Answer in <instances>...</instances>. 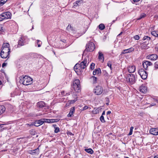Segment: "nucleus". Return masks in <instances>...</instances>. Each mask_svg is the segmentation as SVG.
Listing matches in <instances>:
<instances>
[{
    "label": "nucleus",
    "instance_id": "1a4fd4ad",
    "mask_svg": "<svg viewBox=\"0 0 158 158\" xmlns=\"http://www.w3.org/2000/svg\"><path fill=\"white\" fill-rule=\"evenodd\" d=\"M142 65L143 68L145 70H147L149 66L152 65V63L150 61H144L143 62Z\"/></svg>",
    "mask_w": 158,
    "mask_h": 158
},
{
    "label": "nucleus",
    "instance_id": "4c0bfd02",
    "mask_svg": "<svg viewBox=\"0 0 158 158\" xmlns=\"http://www.w3.org/2000/svg\"><path fill=\"white\" fill-rule=\"evenodd\" d=\"M49 120L50 121L49 122H48V123H54L55 122H57L58 121V120L57 119H49Z\"/></svg>",
    "mask_w": 158,
    "mask_h": 158
},
{
    "label": "nucleus",
    "instance_id": "0e129e2a",
    "mask_svg": "<svg viewBox=\"0 0 158 158\" xmlns=\"http://www.w3.org/2000/svg\"><path fill=\"white\" fill-rule=\"evenodd\" d=\"M69 27H71V25H70V26H69V25H68V26L67 27V29H68V28H69Z\"/></svg>",
    "mask_w": 158,
    "mask_h": 158
},
{
    "label": "nucleus",
    "instance_id": "bb28decb",
    "mask_svg": "<svg viewBox=\"0 0 158 158\" xmlns=\"http://www.w3.org/2000/svg\"><path fill=\"white\" fill-rule=\"evenodd\" d=\"M82 0H78L75 3H74V6H79L80 4H81V3H82Z\"/></svg>",
    "mask_w": 158,
    "mask_h": 158
},
{
    "label": "nucleus",
    "instance_id": "20e7f679",
    "mask_svg": "<svg viewBox=\"0 0 158 158\" xmlns=\"http://www.w3.org/2000/svg\"><path fill=\"white\" fill-rule=\"evenodd\" d=\"M11 14L9 12H3L0 15V21L5 19H10L11 17Z\"/></svg>",
    "mask_w": 158,
    "mask_h": 158
},
{
    "label": "nucleus",
    "instance_id": "052dcab7",
    "mask_svg": "<svg viewBox=\"0 0 158 158\" xmlns=\"http://www.w3.org/2000/svg\"><path fill=\"white\" fill-rule=\"evenodd\" d=\"M133 0L134 2H138L140 0Z\"/></svg>",
    "mask_w": 158,
    "mask_h": 158
},
{
    "label": "nucleus",
    "instance_id": "58836bf2",
    "mask_svg": "<svg viewBox=\"0 0 158 158\" xmlns=\"http://www.w3.org/2000/svg\"><path fill=\"white\" fill-rule=\"evenodd\" d=\"M95 65V64L93 63H92L90 65V69L92 70L94 69V68Z\"/></svg>",
    "mask_w": 158,
    "mask_h": 158
},
{
    "label": "nucleus",
    "instance_id": "a878e982",
    "mask_svg": "<svg viewBox=\"0 0 158 158\" xmlns=\"http://www.w3.org/2000/svg\"><path fill=\"white\" fill-rule=\"evenodd\" d=\"M56 124H54L53 125V126L55 128V133H57L60 131V129L58 127H56Z\"/></svg>",
    "mask_w": 158,
    "mask_h": 158
},
{
    "label": "nucleus",
    "instance_id": "4d7b16f0",
    "mask_svg": "<svg viewBox=\"0 0 158 158\" xmlns=\"http://www.w3.org/2000/svg\"><path fill=\"white\" fill-rule=\"evenodd\" d=\"M38 150V148L37 149H36L35 150H33V153H35V151H37Z\"/></svg>",
    "mask_w": 158,
    "mask_h": 158
},
{
    "label": "nucleus",
    "instance_id": "e2e57ef3",
    "mask_svg": "<svg viewBox=\"0 0 158 158\" xmlns=\"http://www.w3.org/2000/svg\"><path fill=\"white\" fill-rule=\"evenodd\" d=\"M66 94L67 95H69L70 94V93L69 92L68 93H66Z\"/></svg>",
    "mask_w": 158,
    "mask_h": 158
},
{
    "label": "nucleus",
    "instance_id": "5fc2aeb1",
    "mask_svg": "<svg viewBox=\"0 0 158 158\" xmlns=\"http://www.w3.org/2000/svg\"><path fill=\"white\" fill-rule=\"evenodd\" d=\"M132 132L130 131V132L128 134V135H130L132 134Z\"/></svg>",
    "mask_w": 158,
    "mask_h": 158
},
{
    "label": "nucleus",
    "instance_id": "cd10ccee",
    "mask_svg": "<svg viewBox=\"0 0 158 158\" xmlns=\"http://www.w3.org/2000/svg\"><path fill=\"white\" fill-rule=\"evenodd\" d=\"M99 28L101 30H103L105 28V26L103 24L101 23L98 26Z\"/></svg>",
    "mask_w": 158,
    "mask_h": 158
},
{
    "label": "nucleus",
    "instance_id": "f257e3e1",
    "mask_svg": "<svg viewBox=\"0 0 158 158\" xmlns=\"http://www.w3.org/2000/svg\"><path fill=\"white\" fill-rule=\"evenodd\" d=\"M20 82L22 83L24 85H27L32 84L33 79L31 77L26 75L25 76H23L21 78Z\"/></svg>",
    "mask_w": 158,
    "mask_h": 158
},
{
    "label": "nucleus",
    "instance_id": "a19ab883",
    "mask_svg": "<svg viewBox=\"0 0 158 158\" xmlns=\"http://www.w3.org/2000/svg\"><path fill=\"white\" fill-rule=\"evenodd\" d=\"M80 67V64L78 63H77L76 64V65L74 66V69H77V68H78Z\"/></svg>",
    "mask_w": 158,
    "mask_h": 158
},
{
    "label": "nucleus",
    "instance_id": "3c124183",
    "mask_svg": "<svg viewBox=\"0 0 158 158\" xmlns=\"http://www.w3.org/2000/svg\"><path fill=\"white\" fill-rule=\"evenodd\" d=\"M133 129H134V127H130V131H131V132H133Z\"/></svg>",
    "mask_w": 158,
    "mask_h": 158
},
{
    "label": "nucleus",
    "instance_id": "6ab92c4d",
    "mask_svg": "<svg viewBox=\"0 0 158 158\" xmlns=\"http://www.w3.org/2000/svg\"><path fill=\"white\" fill-rule=\"evenodd\" d=\"M75 109L74 107H72L70 110L69 114H68V117H71L73 116L74 112H75Z\"/></svg>",
    "mask_w": 158,
    "mask_h": 158
},
{
    "label": "nucleus",
    "instance_id": "9d476101",
    "mask_svg": "<svg viewBox=\"0 0 158 158\" xmlns=\"http://www.w3.org/2000/svg\"><path fill=\"white\" fill-rule=\"evenodd\" d=\"M25 39L26 37H21L20 39L18 41V47L24 45Z\"/></svg>",
    "mask_w": 158,
    "mask_h": 158
},
{
    "label": "nucleus",
    "instance_id": "a211bd4d",
    "mask_svg": "<svg viewBox=\"0 0 158 158\" xmlns=\"http://www.w3.org/2000/svg\"><path fill=\"white\" fill-rule=\"evenodd\" d=\"M136 68L134 66H129L128 68V70L130 73H134L135 71Z\"/></svg>",
    "mask_w": 158,
    "mask_h": 158
},
{
    "label": "nucleus",
    "instance_id": "f03ea898",
    "mask_svg": "<svg viewBox=\"0 0 158 158\" xmlns=\"http://www.w3.org/2000/svg\"><path fill=\"white\" fill-rule=\"evenodd\" d=\"M95 46L94 44L91 41H89L86 46V49L85 50L84 52H92L94 51L95 49Z\"/></svg>",
    "mask_w": 158,
    "mask_h": 158
},
{
    "label": "nucleus",
    "instance_id": "37998d69",
    "mask_svg": "<svg viewBox=\"0 0 158 158\" xmlns=\"http://www.w3.org/2000/svg\"><path fill=\"white\" fill-rule=\"evenodd\" d=\"M133 38L135 40H138L139 39V36L138 35H136L134 36Z\"/></svg>",
    "mask_w": 158,
    "mask_h": 158
},
{
    "label": "nucleus",
    "instance_id": "13d9d810",
    "mask_svg": "<svg viewBox=\"0 0 158 158\" xmlns=\"http://www.w3.org/2000/svg\"><path fill=\"white\" fill-rule=\"evenodd\" d=\"M68 134L69 135H73V134L71 132H69V133Z\"/></svg>",
    "mask_w": 158,
    "mask_h": 158
},
{
    "label": "nucleus",
    "instance_id": "603ef678",
    "mask_svg": "<svg viewBox=\"0 0 158 158\" xmlns=\"http://www.w3.org/2000/svg\"><path fill=\"white\" fill-rule=\"evenodd\" d=\"M111 113V112L110 111H108L107 112L106 114L107 115H108Z\"/></svg>",
    "mask_w": 158,
    "mask_h": 158
},
{
    "label": "nucleus",
    "instance_id": "a18cd8bd",
    "mask_svg": "<svg viewBox=\"0 0 158 158\" xmlns=\"http://www.w3.org/2000/svg\"><path fill=\"white\" fill-rule=\"evenodd\" d=\"M3 125L1 124L0 125V131H3Z\"/></svg>",
    "mask_w": 158,
    "mask_h": 158
},
{
    "label": "nucleus",
    "instance_id": "bf43d9fd",
    "mask_svg": "<svg viewBox=\"0 0 158 158\" xmlns=\"http://www.w3.org/2000/svg\"><path fill=\"white\" fill-rule=\"evenodd\" d=\"M116 20V19L115 20H113L112 21V23H111V24H112L113 23H114L115 22V21Z\"/></svg>",
    "mask_w": 158,
    "mask_h": 158
},
{
    "label": "nucleus",
    "instance_id": "4be33fe9",
    "mask_svg": "<svg viewBox=\"0 0 158 158\" xmlns=\"http://www.w3.org/2000/svg\"><path fill=\"white\" fill-rule=\"evenodd\" d=\"M6 110L5 106L3 105H0V115L4 113Z\"/></svg>",
    "mask_w": 158,
    "mask_h": 158
},
{
    "label": "nucleus",
    "instance_id": "f3484780",
    "mask_svg": "<svg viewBox=\"0 0 158 158\" xmlns=\"http://www.w3.org/2000/svg\"><path fill=\"white\" fill-rule=\"evenodd\" d=\"M134 50V48H133L131 47L129 48L123 50L121 54L130 53L133 51Z\"/></svg>",
    "mask_w": 158,
    "mask_h": 158
},
{
    "label": "nucleus",
    "instance_id": "7ed1b4c3",
    "mask_svg": "<svg viewBox=\"0 0 158 158\" xmlns=\"http://www.w3.org/2000/svg\"><path fill=\"white\" fill-rule=\"evenodd\" d=\"M127 78V81L131 84H134L136 81L137 77L136 75L134 74H129L128 75Z\"/></svg>",
    "mask_w": 158,
    "mask_h": 158
},
{
    "label": "nucleus",
    "instance_id": "c9c22d12",
    "mask_svg": "<svg viewBox=\"0 0 158 158\" xmlns=\"http://www.w3.org/2000/svg\"><path fill=\"white\" fill-rule=\"evenodd\" d=\"M151 34L155 37H157V31H153L151 32Z\"/></svg>",
    "mask_w": 158,
    "mask_h": 158
},
{
    "label": "nucleus",
    "instance_id": "ea45409f",
    "mask_svg": "<svg viewBox=\"0 0 158 158\" xmlns=\"http://www.w3.org/2000/svg\"><path fill=\"white\" fill-rule=\"evenodd\" d=\"M154 67L155 69H158V61H156L154 63Z\"/></svg>",
    "mask_w": 158,
    "mask_h": 158
},
{
    "label": "nucleus",
    "instance_id": "6e6d98bb",
    "mask_svg": "<svg viewBox=\"0 0 158 158\" xmlns=\"http://www.w3.org/2000/svg\"><path fill=\"white\" fill-rule=\"evenodd\" d=\"M105 114V111H104L102 114V115L103 116V115H104Z\"/></svg>",
    "mask_w": 158,
    "mask_h": 158
},
{
    "label": "nucleus",
    "instance_id": "79ce46f5",
    "mask_svg": "<svg viewBox=\"0 0 158 158\" xmlns=\"http://www.w3.org/2000/svg\"><path fill=\"white\" fill-rule=\"evenodd\" d=\"M37 43L38 44V47H40L41 46V44H42L40 40H37Z\"/></svg>",
    "mask_w": 158,
    "mask_h": 158
},
{
    "label": "nucleus",
    "instance_id": "4468645a",
    "mask_svg": "<svg viewBox=\"0 0 158 158\" xmlns=\"http://www.w3.org/2000/svg\"><path fill=\"white\" fill-rule=\"evenodd\" d=\"M139 91L144 94L147 92V87L145 85H142L139 88Z\"/></svg>",
    "mask_w": 158,
    "mask_h": 158
},
{
    "label": "nucleus",
    "instance_id": "412c9836",
    "mask_svg": "<svg viewBox=\"0 0 158 158\" xmlns=\"http://www.w3.org/2000/svg\"><path fill=\"white\" fill-rule=\"evenodd\" d=\"M101 73V70L100 68H98L95 69L93 72V74L94 75H96L99 74Z\"/></svg>",
    "mask_w": 158,
    "mask_h": 158
},
{
    "label": "nucleus",
    "instance_id": "5701e85b",
    "mask_svg": "<svg viewBox=\"0 0 158 158\" xmlns=\"http://www.w3.org/2000/svg\"><path fill=\"white\" fill-rule=\"evenodd\" d=\"M98 59L99 60H102L103 61L104 60V57L103 54L101 52H98Z\"/></svg>",
    "mask_w": 158,
    "mask_h": 158
},
{
    "label": "nucleus",
    "instance_id": "f704fd0d",
    "mask_svg": "<svg viewBox=\"0 0 158 158\" xmlns=\"http://www.w3.org/2000/svg\"><path fill=\"white\" fill-rule=\"evenodd\" d=\"M100 120L101 121L102 123H104L106 122V121L104 119L103 116L101 115L100 117Z\"/></svg>",
    "mask_w": 158,
    "mask_h": 158
},
{
    "label": "nucleus",
    "instance_id": "393cba45",
    "mask_svg": "<svg viewBox=\"0 0 158 158\" xmlns=\"http://www.w3.org/2000/svg\"><path fill=\"white\" fill-rule=\"evenodd\" d=\"M84 150L85 152L91 154H93L94 152V151L91 148H85Z\"/></svg>",
    "mask_w": 158,
    "mask_h": 158
},
{
    "label": "nucleus",
    "instance_id": "f8f14e48",
    "mask_svg": "<svg viewBox=\"0 0 158 158\" xmlns=\"http://www.w3.org/2000/svg\"><path fill=\"white\" fill-rule=\"evenodd\" d=\"M147 57L149 59L151 60L154 61L157 59L158 56L156 54H152L148 55L147 56Z\"/></svg>",
    "mask_w": 158,
    "mask_h": 158
},
{
    "label": "nucleus",
    "instance_id": "de8ad7c7",
    "mask_svg": "<svg viewBox=\"0 0 158 158\" xmlns=\"http://www.w3.org/2000/svg\"><path fill=\"white\" fill-rule=\"evenodd\" d=\"M88 107L87 106H85L83 107V110H87V109H88Z\"/></svg>",
    "mask_w": 158,
    "mask_h": 158
},
{
    "label": "nucleus",
    "instance_id": "e433bc0d",
    "mask_svg": "<svg viewBox=\"0 0 158 158\" xmlns=\"http://www.w3.org/2000/svg\"><path fill=\"white\" fill-rule=\"evenodd\" d=\"M91 79L93 80V83H95L96 82L97 78L94 76H93L91 77Z\"/></svg>",
    "mask_w": 158,
    "mask_h": 158
},
{
    "label": "nucleus",
    "instance_id": "9b49d317",
    "mask_svg": "<svg viewBox=\"0 0 158 158\" xmlns=\"http://www.w3.org/2000/svg\"><path fill=\"white\" fill-rule=\"evenodd\" d=\"M150 133L154 135H158V128H152L149 130Z\"/></svg>",
    "mask_w": 158,
    "mask_h": 158
},
{
    "label": "nucleus",
    "instance_id": "72a5a7b5",
    "mask_svg": "<svg viewBox=\"0 0 158 158\" xmlns=\"http://www.w3.org/2000/svg\"><path fill=\"white\" fill-rule=\"evenodd\" d=\"M28 115L29 116H31V117H36V116H38L39 115L35 114L34 113H30L29 114H28Z\"/></svg>",
    "mask_w": 158,
    "mask_h": 158
},
{
    "label": "nucleus",
    "instance_id": "0eeeda50",
    "mask_svg": "<svg viewBox=\"0 0 158 158\" xmlns=\"http://www.w3.org/2000/svg\"><path fill=\"white\" fill-rule=\"evenodd\" d=\"M103 91V88L100 86H96L93 90V92L97 95L101 94Z\"/></svg>",
    "mask_w": 158,
    "mask_h": 158
},
{
    "label": "nucleus",
    "instance_id": "c03bdc74",
    "mask_svg": "<svg viewBox=\"0 0 158 158\" xmlns=\"http://www.w3.org/2000/svg\"><path fill=\"white\" fill-rule=\"evenodd\" d=\"M92 112L93 114H96L98 112V110H97V109H96L95 110H93L92 111Z\"/></svg>",
    "mask_w": 158,
    "mask_h": 158
},
{
    "label": "nucleus",
    "instance_id": "aec40b11",
    "mask_svg": "<svg viewBox=\"0 0 158 158\" xmlns=\"http://www.w3.org/2000/svg\"><path fill=\"white\" fill-rule=\"evenodd\" d=\"M10 44L8 43H5L3 44L2 48L10 50Z\"/></svg>",
    "mask_w": 158,
    "mask_h": 158
},
{
    "label": "nucleus",
    "instance_id": "864d4df0",
    "mask_svg": "<svg viewBox=\"0 0 158 158\" xmlns=\"http://www.w3.org/2000/svg\"><path fill=\"white\" fill-rule=\"evenodd\" d=\"M64 91H62L61 92V94L62 95H64Z\"/></svg>",
    "mask_w": 158,
    "mask_h": 158
},
{
    "label": "nucleus",
    "instance_id": "473e14b6",
    "mask_svg": "<svg viewBox=\"0 0 158 158\" xmlns=\"http://www.w3.org/2000/svg\"><path fill=\"white\" fill-rule=\"evenodd\" d=\"M147 46V44L144 43H143L140 47L141 49H144Z\"/></svg>",
    "mask_w": 158,
    "mask_h": 158
},
{
    "label": "nucleus",
    "instance_id": "c756f323",
    "mask_svg": "<svg viewBox=\"0 0 158 158\" xmlns=\"http://www.w3.org/2000/svg\"><path fill=\"white\" fill-rule=\"evenodd\" d=\"M143 40H147L149 41L150 40H151V37H149L148 36H144L143 37Z\"/></svg>",
    "mask_w": 158,
    "mask_h": 158
},
{
    "label": "nucleus",
    "instance_id": "39448f33",
    "mask_svg": "<svg viewBox=\"0 0 158 158\" xmlns=\"http://www.w3.org/2000/svg\"><path fill=\"white\" fill-rule=\"evenodd\" d=\"M72 87L75 91L79 92L80 91V85L79 80L76 79L74 81Z\"/></svg>",
    "mask_w": 158,
    "mask_h": 158
},
{
    "label": "nucleus",
    "instance_id": "2eb2a0df",
    "mask_svg": "<svg viewBox=\"0 0 158 158\" xmlns=\"http://www.w3.org/2000/svg\"><path fill=\"white\" fill-rule=\"evenodd\" d=\"M46 104L43 101H40L37 103V106L40 108H43L45 107Z\"/></svg>",
    "mask_w": 158,
    "mask_h": 158
},
{
    "label": "nucleus",
    "instance_id": "69168bd1",
    "mask_svg": "<svg viewBox=\"0 0 158 158\" xmlns=\"http://www.w3.org/2000/svg\"><path fill=\"white\" fill-rule=\"evenodd\" d=\"M26 125L30 126H31L32 125V124H27Z\"/></svg>",
    "mask_w": 158,
    "mask_h": 158
},
{
    "label": "nucleus",
    "instance_id": "338daca9",
    "mask_svg": "<svg viewBox=\"0 0 158 158\" xmlns=\"http://www.w3.org/2000/svg\"><path fill=\"white\" fill-rule=\"evenodd\" d=\"M154 158H158L157 156H154Z\"/></svg>",
    "mask_w": 158,
    "mask_h": 158
},
{
    "label": "nucleus",
    "instance_id": "774afa93",
    "mask_svg": "<svg viewBox=\"0 0 158 158\" xmlns=\"http://www.w3.org/2000/svg\"><path fill=\"white\" fill-rule=\"evenodd\" d=\"M2 82L1 80H0V85H2Z\"/></svg>",
    "mask_w": 158,
    "mask_h": 158
},
{
    "label": "nucleus",
    "instance_id": "7c9ffc66",
    "mask_svg": "<svg viewBox=\"0 0 158 158\" xmlns=\"http://www.w3.org/2000/svg\"><path fill=\"white\" fill-rule=\"evenodd\" d=\"M7 0H1L0 1V7L3 6Z\"/></svg>",
    "mask_w": 158,
    "mask_h": 158
},
{
    "label": "nucleus",
    "instance_id": "680f3d73",
    "mask_svg": "<svg viewBox=\"0 0 158 158\" xmlns=\"http://www.w3.org/2000/svg\"><path fill=\"white\" fill-rule=\"evenodd\" d=\"M155 105H156L155 104L152 103V104H151V106H154Z\"/></svg>",
    "mask_w": 158,
    "mask_h": 158
},
{
    "label": "nucleus",
    "instance_id": "8fccbe9b",
    "mask_svg": "<svg viewBox=\"0 0 158 158\" xmlns=\"http://www.w3.org/2000/svg\"><path fill=\"white\" fill-rule=\"evenodd\" d=\"M75 71L77 73H78L79 72V69H78V68H77V69H74Z\"/></svg>",
    "mask_w": 158,
    "mask_h": 158
},
{
    "label": "nucleus",
    "instance_id": "423d86ee",
    "mask_svg": "<svg viewBox=\"0 0 158 158\" xmlns=\"http://www.w3.org/2000/svg\"><path fill=\"white\" fill-rule=\"evenodd\" d=\"M10 50H8L2 48V50L0 53V56L2 58H6L10 54Z\"/></svg>",
    "mask_w": 158,
    "mask_h": 158
},
{
    "label": "nucleus",
    "instance_id": "49530a36",
    "mask_svg": "<svg viewBox=\"0 0 158 158\" xmlns=\"http://www.w3.org/2000/svg\"><path fill=\"white\" fill-rule=\"evenodd\" d=\"M106 101L107 102L106 103V104L107 105H109V100L108 98H107L106 99Z\"/></svg>",
    "mask_w": 158,
    "mask_h": 158
},
{
    "label": "nucleus",
    "instance_id": "09e8293b",
    "mask_svg": "<svg viewBox=\"0 0 158 158\" xmlns=\"http://www.w3.org/2000/svg\"><path fill=\"white\" fill-rule=\"evenodd\" d=\"M7 64V63H4L2 64V67H4L6 66Z\"/></svg>",
    "mask_w": 158,
    "mask_h": 158
},
{
    "label": "nucleus",
    "instance_id": "dca6fc26",
    "mask_svg": "<svg viewBox=\"0 0 158 158\" xmlns=\"http://www.w3.org/2000/svg\"><path fill=\"white\" fill-rule=\"evenodd\" d=\"M44 122V121L42 120L41 119H40L35 121L34 123V126L36 127H38L42 125Z\"/></svg>",
    "mask_w": 158,
    "mask_h": 158
},
{
    "label": "nucleus",
    "instance_id": "2f4dec72",
    "mask_svg": "<svg viewBox=\"0 0 158 158\" xmlns=\"http://www.w3.org/2000/svg\"><path fill=\"white\" fill-rule=\"evenodd\" d=\"M145 16H146V14L144 13H143L140 15L139 18H138L137 19V20H140L141 19L145 17Z\"/></svg>",
    "mask_w": 158,
    "mask_h": 158
},
{
    "label": "nucleus",
    "instance_id": "ddd939ff",
    "mask_svg": "<svg viewBox=\"0 0 158 158\" xmlns=\"http://www.w3.org/2000/svg\"><path fill=\"white\" fill-rule=\"evenodd\" d=\"M87 60L86 58L84 59V60L82 61L80 64V66L81 69H84L87 66Z\"/></svg>",
    "mask_w": 158,
    "mask_h": 158
},
{
    "label": "nucleus",
    "instance_id": "c85d7f7f",
    "mask_svg": "<svg viewBox=\"0 0 158 158\" xmlns=\"http://www.w3.org/2000/svg\"><path fill=\"white\" fill-rule=\"evenodd\" d=\"M112 62L110 61H109L107 64V65L110 68V70H112Z\"/></svg>",
    "mask_w": 158,
    "mask_h": 158
},
{
    "label": "nucleus",
    "instance_id": "6e6552de",
    "mask_svg": "<svg viewBox=\"0 0 158 158\" xmlns=\"http://www.w3.org/2000/svg\"><path fill=\"white\" fill-rule=\"evenodd\" d=\"M138 73L143 79L145 80L147 78L148 75L147 73L144 69H139L138 71Z\"/></svg>",
    "mask_w": 158,
    "mask_h": 158
},
{
    "label": "nucleus",
    "instance_id": "b1692460",
    "mask_svg": "<svg viewBox=\"0 0 158 158\" xmlns=\"http://www.w3.org/2000/svg\"><path fill=\"white\" fill-rule=\"evenodd\" d=\"M74 99V100H71L70 101V104H73L77 100V97L76 94H74L73 95Z\"/></svg>",
    "mask_w": 158,
    "mask_h": 158
}]
</instances>
